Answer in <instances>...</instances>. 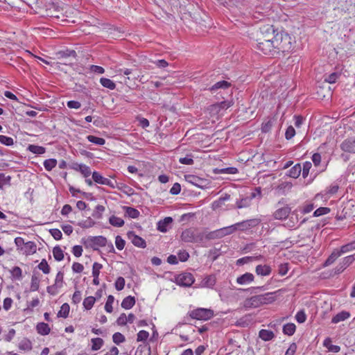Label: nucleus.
Segmentation results:
<instances>
[{
    "mask_svg": "<svg viewBox=\"0 0 355 355\" xmlns=\"http://www.w3.org/2000/svg\"><path fill=\"white\" fill-rule=\"evenodd\" d=\"M259 31L261 33V37L257 40L262 39V40H271V39H272V37L275 35V30L273 26L272 25H263L262 26L260 27Z\"/></svg>",
    "mask_w": 355,
    "mask_h": 355,
    "instance_id": "6e6552de",
    "label": "nucleus"
},
{
    "mask_svg": "<svg viewBox=\"0 0 355 355\" xmlns=\"http://www.w3.org/2000/svg\"><path fill=\"white\" fill-rule=\"evenodd\" d=\"M193 155L189 154L187 155L185 157H181L179 159L180 163L185 165H191L193 164L194 161L193 159Z\"/></svg>",
    "mask_w": 355,
    "mask_h": 355,
    "instance_id": "680f3d73",
    "label": "nucleus"
},
{
    "mask_svg": "<svg viewBox=\"0 0 355 355\" xmlns=\"http://www.w3.org/2000/svg\"><path fill=\"white\" fill-rule=\"evenodd\" d=\"M123 209L125 215L131 218H137L140 215L139 211L134 207L123 206Z\"/></svg>",
    "mask_w": 355,
    "mask_h": 355,
    "instance_id": "bb28decb",
    "label": "nucleus"
},
{
    "mask_svg": "<svg viewBox=\"0 0 355 355\" xmlns=\"http://www.w3.org/2000/svg\"><path fill=\"white\" fill-rule=\"evenodd\" d=\"M254 279V276L253 274L250 272H245V274L237 277L236 282L239 284H245L253 282Z\"/></svg>",
    "mask_w": 355,
    "mask_h": 355,
    "instance_id": "412c9836",
    "label": "nucleus"
},
{
    "mask_svg": "<svg viewBox=\"0 0 355 355\" xmlns=\"http://www.w3.org/2000/svg\"><path fill=\"white\" fill-rule=\"evenodd\" d=\"M262 258H263L262 255H259V256H256V257H244L239 259L236 261V265L241 266V265L248 263L252 262L255 260L261 259Z\"/></svg>",
    "mask_w": 355,
    "mask_h": 355,
    "instance_id": "c756f323",
    "label": "nucleus"
},
{
    "mask_svg": "<svg viewBox=\"0 0 355 355\" xmlns=\"http://www.w3.org/2000/svg\"><path fill=\"white\" fill-rule=\"evenodd\" d=\"M250 202H251V200H250V198H249L248 196L245 197V198H243L236 201V207L238 209L248 207L250 206Z\"/></svg>",
    "mask_w": 355,
    "mask_h": 355,
    "instance_id": "37998d69",
    "label": "nucleus"
},
{
    "mask_svg": "<svg viewBox=\"0 0 355 355\" xmlns=\"http://www.w3.org/2000/svg\"><path fill=\"white\" fill-rule=\"evenodd\" d=\"M355 261V255L345 257L334 269V275L342 273L347 267H349Z\"/></svg>",
    "mask_w": 355,
    "mask_h": 355,
    "instance_id": "0eeeda50",
    "label": "nucleus"
},
{
    "mask_svg": "<svg viewBox=\"0 0 355 355\" xmlns=\"http://www.w3.org/2000/svg\"><path fill=\"white\" fill-rule=\"evenodd\" d=\"M110 223L114 227H121L124 225V220L119 217L112 215L109 218Z\"/></svg>",
    "mask_w": 355,
    "mask_h": 355,
    "instance_id": "c03bdc74",
    "label": "nucleus"
},
{
    "mask_svg": "<svg viewBox=\"0 0 355 355\" xmlns=\"http://www.w3.org/2000/svg\"><path fill=\"white\" fill-rule=\"evenodd\" d=\"M323 345L325 347L329 352H338L340 350V347L338 345H335L331 344V339L330 338H326L323 342Z\"/></svg>",
    "mask_w": 355,
    "mask_h": 355,
    "instance_id": "7c9ffc66",
    "label": "nucleus"
},
{
    "mask_svg": "<svg viewBox=\"0 0 355 355\" xmlns=\"http://www.w3.org/2000/svg\"><path fill=\"white\" fill-rule=\"evenodd\" d=\"M231 86V83L226 80L218 81L209 88L211 92L216 91L218 89H227Z\"/></svg>",
    "mask_w": 355,
    "mask_h": 355,
    "instance_id": "c9c22d12",
    "label": "nucleus"
},
{
    "mask_svg": "<svg viewBox=\"0 0 355 355\" xmlns=\"http://www.w3.org/2000/svg\"><path fill=\"white\" fill-rule=\"evenodd\" d=\"M95 301H96V297H93V296H89V297L85 298L83 303L84 308L86 310H90L92 308Z\"/></svg>",
    "mask_w": 355,
    "mask_h": 355,
    "instance_id": "de8ad7c7",
    "label": "nucleus"
},
{
    "mask_svg": "<svg viewBox=\"0 0 355 355\" xmlns=\"http://www.w3.org/2000/svg\"><path fill=\"white\" fill-rule=\"evenodd\" d=\"M282 290H277L274 292L266 293L261 295V300L263 306L272 304L276 301L278 295L280 294Z\"/></svg>",
    "mask_w": 355,
    "mask_h": 355,
    "instance_id": "9d476101",
    "label": "nucleus"
},
{
    "mask_svg": "<svg viewBox=\"0 0 355 355\" xmlns=\"http://www.w3.org/2000/svg\"><path fill=\"white\" fill-rule=\"evenodd\" d=\"M291 211V207L286 205L282 208L277 209L272 214V216L276 220H283L286 219Z\"/></svg>",
    "mask_w": 355,
    "mask_h": 355,
    "instance_id": "2eb2a0df",
    "label": "nucleus"
},
{
    "mask_svg": "<svg viewBox=\"0 0 355 355\" xmlns=\"http://www.w3.org/2000/svg\"><path fill=\"white\" fill-rule=\"evenodd\" d=\"M275 336V334L270 330L261 329L259 332V337L263 341L272 340Z\"/></svg>",
    "mask_w": 355,
    "mask_h": 355,
    "instance_id": "4be33fe9",
    "label": "nucleus"
},
{
    "mask_svg": "<svg viewBox=\"0 0 355 355\" xmlns=\"http://www.w3.org/2000/svg\"><path fill=\"white\" fill-rule=\"evenodd\" d=\"M42 15L45 17L55 19L64 17L62 9L54 3H48L44 6Z\"/></svg>",
    "mask_w": 355,
    "mask_h": 355,
    "instance_id": "20e7f679",
    "label": "nucleus"
},
{
    "mask_svg": "<svg viewBox=\"0 0 355 355\" xmlns=\"http://www.w3.org/2000/svg\"><path fill=\"white\" fill-rule=\"evenodd\" d=\"M10 272L15 279L19 280L22 278V271L19 266L13 267Z\"/></svg>",
    "mask_w": 355,
    "mask_h": 355,
    "instance_id": "6e6d98bb",
    "label": "nucleus"
},
{
    "mask_svg": "<svg viewBox=\"0 0 355 355\" xmlns=\"http://www.w3.org/2000/svg\"><path fill=\"white\" fill-rule=\"evenodd\" d=\"M289 267L288 263H281L278 266V274L282 276L285 275L288 271Z\"/></svg>",
    "mask_w": 355,
    "mask_h": 355,
    "instance_id": "338daca9",
    "label": "nucleus"
},
{
    "mask_svg": "<svg viewBox=\"0 0 355 355\" xmlns=\"http://www.w3.org/2000/svg\"><path fill=\"white\" fill-rule=\"evenodd\" d=\"M105 207L101 205H98L95 207V210L92 214V216L95 218L100 219L102 218L103 213L105 211Z\"/></svg>",
    "mask_w": 355,
    "mask_h": 355,
    "instance_id": "5fc2aeb1",
    "label": "nucleus"
},
{
    "mask_svg": "<svg viewBox=\"0 0 355 355\" xmlns=\"http://www.w3.org/2000/svg\"><path fill=\"white\" fill-rule=\"evenodd\" d=\"M255 320L253 314L248 313L237 320L234 324L236 327L245 328L253 324Z\"/></svg>",
    "mask_w": 355,
    "mask_h": 355,
    "instance_id": "f8f14e48",
    "label": "nucleus"
},
{
    "mask_svg": "<svg viewBox=\"0 0 355 355\" xmlns=\"http://www.w3.org/2000/svg\"><path fill=\"white\" fill-rule=\"evenodd\" d=\"M216 282V275H210L206 276L203 279L202 284L204 286L212 288L215 285Z\"/></svg>",
    "mask_w": 355,
    "mask_h": 355,
    "instance_id": "2f4dec72",
    "label": "nucleus"
},
{
    "mask_svg": "<svg viewBox=\"0 0 355 355\" xmlns=\"http://www.w3.org/2000/svg\"><path fill=\"white\" fill-rule=\"evenodd\" d=\"M37 267L44 274H49L51 271V268L45 259H43Z\"/></svg>",
    "mask_w": 355,
    "mask_h": 355,
    "instance_id": "603ef678",
    "label": "nucleus"
},
{
    "mask_svg": "<svg viewBox=\"0 0 355 355\" xmlns=\"http://www.w3.org/2000/svg\"><path fill=\"white\" fill-rule=\"evenodd\" d=\"M36 330L39 334L46 336L50 333L51 329L48 324L39 322L36 326Z\"/></svg>",
    "mask_w": 355,
    "mask_h": 355,
    "instance_id": "a878e982",
    "label": "nucleus"
},
{
    "mask_svg": "<svg viewBox=\"0 0 355 355\" xmlns=\"http://www.w3.org/2000/svg\"><path fill=\"white\" fill-rule=\"evenodd\" d=\"M107 242V239L103 236H89L81 239L85 248H92L94 250H98V247L105 246Z\"/></svg>",
    "mask_w": 355,
    "mask_h": 355,
    "instance_id": "f03ea898",
    "label": "nucleus"
},
{
    "mask_svg": "<svg viewBox=\"0 0 355 355\" xmlns=\"http://www.w3.org/2000/svg\"><path fill=\"white\" fill-rule=\"evenodd\" d=\"M260 223L258 218L250 219L236 223L237 231H246L252 227H256Z\"/></svg>",
    "mask_w": 355,
    "mask_h": 355,
    "instance_id": "1a4fd4ad",
    "label": "nucleus"
},
{
    "mask_svg": "<svg viewBox=\"0 0 355 355\" xmlns=\"http://www.w3.org/2000/svg\"><path fill=\"white\" fill-rule=\"evenodd\" d=\"M214 312H190L189 316L191 319L198 320H208L214 317Z\"/></svg>",
    "mask_w": 355,
    "mask_h": 355,
    "instance_id": "f3484780",
    "label": "nucleus"
},
{
    "mask_svg": "<svg viewBox=\"0 0 355 355\" xmlns=\"http://www.w3.org/2000/svg\"><path fill=\"white\" fill-rule=\"evenodd\" d=\"M25 253L26 255L33 254L36 252L37 246L33 241H28L25 243Z\"/></svg>",
    "mask_w": 355,
    "mask_h": 355,
    "instance_id": "58836bf2",
    "label": "nucleus"
},
{
    "mask_svg": "<svg viewBox=\"0 0 355 355\" xmlns=\"http://www.w3.org/2000/svg\"><path fill=\"white\" fill-rule=\"evenodd\" d=\"M149 336V333L145 330H141L137 334V341L144 342L146 341Z\"/></svg>",
    "mask_w": 355,
    "mask_h": 355,
    "instance_id": "e2e57ef3",
    "label": "nucleus"
},
{
    "mask_svg": "<svg viewBox=\"0 0 355 355\" xmlns=\"http://www.w3.org/2000/svg\"><path fill=\"white\" fill-rule=\"evenodd\" d=\"M57 165V160L55 159H48L44 162V166L48 171H51Z\"/></svg>",
    "mask_w": 355,
    "mask_h": 355,
    "instance_id": "3c124183",
    "label": "nucleus"
},
{
    "mask_svg": "<svg viewBox=\"0 0 355 355\" xmlns=\"http://www.w3.org/2000/svg\"><path fill=\"white\" fill-rule=\"evenodd\" d=\"M58 59H65L69 57L76 58L77 53L74 50L66 49L64 51H60L56 53Z\"/></svg>",
    "mask_w": 355,
    "mask_h": 355,
    "instance_id": "393cba45",
    "label": "nucleus"
},
{
    "mask_svg": "<svg viewBox=\"0 0 355 355\" xmlns=\"http://www.w3.org/2000/svg\"><path fill=\"white\" fill-rule=\"evenodd\" d=\"M275 47L279 51L282 53L290 52L293 49V40L291 36L284 32H277L273 37Z\"/></svg>",
    "mask_w": 355,
    "mask_h": 355,
    "instance_id": "f257e3e1",
    "label": "nucleus"
},
{
    "mask_svg": "<svg viewBox=\"0 0 355 355\" xmlns=\"http://www.w3.org/2000/svg\"><path fill=\"white\" fill-rule=\"evenodd\" d=\"M92 179L97 184H103V185H107V186H109L111 188H114L115 187L114 183L113 182H112L108 178L103 177L97 171H94L92 173Z\"/></svg>",
    "mask_w": 355,
    "mask_h": 355,
    "instance_id": "dca6fc26",
    "label": "nucleus"
},
{
    "mask_svg": "<svg viewBox=\"0 0 355 355\" xmlns=\"http://www.w3.org/2000/svg\"><path fill=\"white\" fill-rule=\"evenodd\" d=\"M255 272L257 275H261V276H268L270 275L272 272V268L268 265H258L256 266Z\"/></svg>",
    "mask_w": 355,
    "mask_h": 355,
    "instance_id": "aec40b11",
    "label": "nucleus"
},
{
    "mask_svg": "<svg viewBox=\"0 0 355 355\" xmlns=\"http://www.w3.org/2000/svg\"><path fill=\"white\" fill-rule=\"evenodd\" d=\"M40 286V278L37 277L35 272H33V275L31 277V290L32 291H36L39 289Z\"/></svg>",
    "mask_w": 355,
    "mask_h": 355,
    "instance_id": "a18cd8bd",
    "label": "nucleus"
},
{
    "mask_svg": "<svg viewBox=\"0 0 355 355\" xmlns=\"http://www.w3.org/2000/svg\"><path fill=\"white\" fill-rule=\"evenodd\" d=\"M340 147L345 153L355 154V137L345 139L340 144Z\"/></svg>",
    "mask_w": 355,
    "mask_h": 355,
    "instance_id": "9b49d317",
    "label": "nucleus"
},
{
    "mask_svg": "<svg viewBox=\"0 0 355 355\" xmlns=\"http://www.w3.org/2000/svg\"><path fill=\"white\" fill-rule=\"evenodd\" d=\"M350 316L349 312H339L331 320L334 324L338 323L349 318Z\"/></svg>",
    "mask_w": 355,
    "mask_h": 355,
    "instance_id": "72a5a7b5",
    "label": "nucleus"
},
{
    "mask_svg": "<svg viewBox=\"0 0 355 355\" xmlns=\"http://www.w3.org/2000/svg\"><path fill=\"white\" fill-rule=\"evenodd\" d=\"M77 225L82 228H89L93 227L95 225V222L89 217L87 220L80 221Z\"/></svg>",
    "mask_w": 355,
    "mask_h": 355,
    "instance_id": "4d7b16f0",
    "label": "nucleus"
},
{
    "mask_svg": "<svg viewBox=\"0 0 355 355\" xmlns=\"http://www.w3.org/2000/svg\"><path fill=\"white\" fill-rule=\"evenodd\" d=\"M224 237L222 228L205 234V239L214 240Z\"/></svg>",
    "mask_w": 355,
    "mask_h": 355,
    "instance_id": "b1692460",
    "label": "nucleus"
},
{
    "mask_svg": "<svg viewBox=\"0 0 355 355\" xmlns=\"http://www.w3.org/2000/svg\"><path fill=\"white\" fill-rule=\"evenodd\" d=\"M112 340L115 344L119 345L123 343L125 340V336L120 332H116L112 336Z\"/></svg>",
    "mask_w": 355,
    "mask_h": 355,
    "instance_id": "bf43d9fd",
    "label": "nucleus"
},
{
    "mask_svg": "<svg viewBox=\"0 0 355 355\" xmlns=\"http://www.w3.org/2000/svg\"><path fill=\"white\" fill-rule=\"evenodd\" d=\"M27 150L31 152L33 154L42 155L45 153L46 148L43 146L29 144L27 147Z\"/></svg>",
    "mask_w": 355,
    "mask_h": 355,
    "instance_id": "f704fd0d",
    "label": "nucleus"
},
{
    "mask_svg": "<svg viewBox=\"0 0 355 355\" xmlns=\"http://www.w3.org/2000/svg\"><path fill=\"white\" fill-rule=\"evenodd\" d=\"M92 349L93 351L98 350L101 348L103 345V340L101 338H94L92 339Z\"/></svg>",
    "mask_w": 355,
    "mask_h": 355,
    "instance_id": "09e8293b",
    "label": "nucleus"
},
{
    "mask_svg": "<svg viewBox=\"0 0 355 355\" xmlns=\"http://www.w3.org/2000/svg\"><path fill=\"white\" fill-rule=\"evenodd\" d=\"M330 211H331V209L329 207H322L317 209L314 211L313 216H315V217L320 216L329 214L330 212Z\"/></svg>",
    "mask_w": 355,
    "mask_h": 355,
    "instance_id": "0e129e2a",
    "label": "nucleus"
},
{
    "mask_svg": "<svg viewBox=\"0 0 355 355\" xmlns=\"http://www.w3.org/2000/svg\"><path fill=\"white\" fill-rule=\"evenodd\" d=\"M214 173L216 174L226 173V174H236L238 173V169L235 167H227L223 168H215Z\"/></svg>",
    "mask_w": 355,
    "mask_h": 355,
    "instance_id": "a19ab883",
    "label": "nucleus"
},
{
    "mask_svg": "<svg viewBox=\"0 0 355 355\" xmlns=\"http://www.w3.org/2000/svg\"><path fill=\"white\" fill-rule=\"evenodd\" d=\"M127 236L129 240L131 241L132 243L138 248H144L146 246V241L140 237L139 236L135 234V232L129 231L127 233Z\"/></svg>",
    "mask_w": 355,
    "mask_h": 355,
    "instance_id": "4468645a",
    "label": "nucleus"
},
{
    "mask_svg": "<svg viewBox=\"0 0 355 355\" xmlns=\"http://www.w3.org/2000/svg\"><path fill=\"white\" fill-rule=\"evenodd\" d=\"M261 295H256L244 301V306L247 309H256L262 306Z\"/></svg>",
    "mask_w": 355,
    "mask_h": 355,
    "instance_id": "ddd939ff",
    "label": "nucleus"
},
{
    "mask_svg": "<svg viewBox=\"0 0 355 355\" xmlns=\"http://www.w3.org/2000/svg\"><path fill=\"white\" fill-rule=\"evenodd\" d=\"M100 83L102 86L111 90H113L116 88V84L109 78H101Z\"/></svg>",
    "mask_w": 355,
    "mask_h": 355,
    "instance_id": "79ce46f5",
    "label": "nucleus"
},
{
    "mask_svg": "<svg viewBox=\"0 0 355 355\" xmlns=\"http://www.w3.org/2000/svg\"><path fill=\"white\" fill-rule=\"evenodd\" d=\"M257 48L261 52H262L265 55H273L272 52H275V43L273 42V39L271 40H257Z\"/></svg>",
    "mask_w": 355,
    "mask_h": 355,
    "instance_id": "39448f33",
    "label": "nucleus"
},
{
    "mask_svg": "<svg viewBox=\"0 0 355 355\" xmlns=\"http://www.w3.org/2000/svg\"><path fill=\"white\" fill-rule=\"evenodd\" d=\"M275 121L276 119L275 117H272L263 122L261 125V131L265 133L268 132L271 130V128L272 127L273 123Z\"/></svg>",
    "mask_w": 355,
    "mask_h": 355,
    "instance_id": "4c0bfd02",
    "label": "nucleus"
},
{
    "mask_svg": "<svg viewBox=\"0 0 355 355\" xmlns=\"http://www.w3.org/2000/svg\"><path fill=\"white\" fill-rule=\"evenodd\" d=\"M302 172V166L300 163L296 164L289 171L288 175L293 178H297Z\"/></svg>",
    "mask_w": 355,
    "mask_h": 355,
    "instance_id": "c85d7f7f",
    "label": "nucleus"
},
{
    "mask_svg": "<svg viewBox=\"0 0 355 355\" xmlns=\"http://www.w3.org/2000/svg\"><path fill=\"white\" fill-rule=\"evenodd\" d=\"M19 348L21 350H31L32 343L27 338H24L19 343Z\"/></svg>",
    "mask_w": 355,
    "mask_h": 355,
    "instance_id": "864d4df0",
    "label": "nucleus"
},
{
    "mask_svg": "<svg viewBox=\"0 0 355 355\" xmlns=\"http://www.w3.org/2000/svg\"><path fill=\"white\" fill-rule=\"evenodd\" d=\"M185 179L188 182L196 187H201L200 183L202 181V179L200 178L193 175H188L185 176Z\"/></svg>",
    "mask_w": 355,
    "mask_h": 355,
    "instance_id": "ea45409f",
    "label": "nucleus"
},
{
    "mask_svg": "<svg viewBox=\"0 0 355 355\" xmlns=\"http://www.w3.org/2000/svg\"><path fill=\"white\" fill-rule=\"evenodd\" d=\"M87 139L89 142L99 146H103L105 143V140L103 138L98 137L94 135H88Z\"/></svg>",
    "mask_w": 355,
    "mask_h": 355,
    "instance_id": "8fccbe9b",
    "label": "nucleus"
},
{
    "mask_svg": "<svg viewBox=\"0 0 355 355\" xmlns=\"http://www.w3.org/2000/svg\"><path fill=\"white\" fill-rule=\"evenodd\" d=\"M78 171L80 172L85 178H87L92 174L90 168L85 164H82Z\"/></svg>",
    "mask_w": 355,
    "mask_h": 355,
    "instance_id": "774afa93",
    "label": "nucleus"
},
{
    "mask_svg": "<svg viewBox=\"0 0 355 355\" xmlns=\"http://www.w3.org/2000/svg\"><path fill=\"white\" fill-rule=\"evenodd\" d=\"M312 164L310 162H305L303 164V168H302V177L306 178L309 175L310 169L311 168Z\"/></svg>",
    "mask_w": 355,
    "mask_h": 355,
    "instance_id": "69168bd1",
    "label": "nucleus"
},
{
    "mask_svg": "<svg viewBox=\"0 0 355 355\" xmlns=\"http://www.w3.org/2000/svg\"><path fill=\"white\" fill-rule=\"evenodd\" d=\"M296 330V326L294 323H287L283 326V333L288 336H293Z\"/></svg>",
    "mask_w": 355,
    "mask_h": 355,
    "instance_id": "e433bc0d",
    "label": "nucleus"
},
{
    "mask_svg": "<svg viewBox=\"0 0 355 355\" xmlns=\"http://www.w3.org/2000/svg\"><path fill=\"white\" fill-rule=\"evenodd\" d=\"M230 198V195L225 193L224 196L220 197L217 200H215L211 204V208L213 210H216L221 207L226 200Z\"/></svg>",
    "mask_w": 355,
    "mask_h": 355,
    "instance_id": "5701e85b",
    "label": "nucleus"
},
{
    "mask_svg": "<svg viewBox=\"0 0 355 355\" xmlns=\"http://www.w3.org/2000/svg\"><path fill=\"white\" fill-rule=\"evenodd\" d=\"M135 304V298L132 296H128L123 299L121 303V307L124 309H130Z\"/></svg>",
    "mask_w": 355,
    "mask_h": 355,
    "instance_id": "473e14b6",
    "label": "nucleus"
},
{
    "mask_svg": "<svg viewBox=\"0 0 355 355\" xmlns=\"http://www.w3.org/2000/svg\"><path fill=\"white\" fill-rule=\"evenodd\" d=\"M53 254L54 259L58 261H60L64 259L63 251L58 245L53 248Z\"/></svg>",
    "mask_w": 355,
    "mask_h": 355,
    "instance_id": "49530a36",
    "label": "nucleus"
},
{
    "mask_svg": "<svg viewBox=\"0 0 355 355\" xmlns=\"http://www.w3.org/2000/svg\"><path fill=\"white\" fill-rule=\"evenodd\" d=\"M195 232L196 231L191 228L184 230L181 234V239L187 243H193Z\"/></svg>",
    "mask_w": 355,
    "mask_h": 355,
    "instance_id": "6ab92c4d",
    "label": "nucleus"
},
{
    "mask_svg": "<svg viewBox=\"0 0 355 355\" xmlns=\"http://www.w3.org/2000/svg\"><path fill=\"white\" fill-rule=\"evenodd\" d=\"M225 8L238 15L242 13V10L247 5V0H218Z\"/></svg>",
    "mask_w": 355,
    "mask_h": 355,
    "instance_id": "7ed1b4c3",
    "label": "nucleus"
},
{
    "mask_svg": "<svg viewBox=\"0 0 355 355\" xmlns=\"http://www.w3.org/2000/svg\"><path fill=\"white\" fill-rule=\"evenodd\" d=\"M0 143L7 146H10L13 145L14 141L12 137L0 135Z\"/></svg>",
    "mask_w": 355,
    "mask_h": 355,
    "instance_id": "052dcab7",
    "label": "nucleus"
},
{
    "mask_svg": "<svg viewBox=\"0 0 355 355\" xmlns=\"http://www.w3.org/2000/svg\"><path fill=\"white\" fill-rule=\"evenodd\" d=\"M172 223L173 218L171 217H166L157 223V228L161 232H166Z\"/></svg>",
    "mask_w": 355,
    "mask_h": 355,
    "instance_id": "a211bd4d",
    "label": "nucleus"
},
{
    "mask_svg": "<svg viewBox=\"0 0 355 355\" xmlns=\"http://www.w3.org/2000/svg\"><path fill=\"white\" fill-rule=\"evenodd\" d=\"M340 254L338 251V249L334 250V251L331 252V254L329 256V257L327 259V260L324 262L323 266L327 267L332 263H334L336 260L340 257Z\"/></svg>",
    "mask_w": 355,
    "mask_h": 355,
    "instance_id": "cd10ccee",
    "label": "nucleus"
},
{
    "mask_svg": "<svg viewBox=\"0 0 355 355\" xmlns=\"http://www.w3.org/2000/svg\"><path fill=\"white\" fill-rule=\"evenodd\" d=\"M194 281L195 279L190 272H182L175 277V282L181 286L189 287L193 284Z\"/></svg>",
    "mask_w": 355,
    "mask_h": 355,
    "instance_id": "423d86ee",
    "label": "nucleus"
},
{
    "mask_svg": "<svg viewBox=\"0 0 355 355\" xmlns=\"http://www.w3.org/2000/svg\"><path fill=\"white\" fill-rule=\"evenodd\" d=\"M224 236L232 234L237 231L236 223L230 226L225 227L222 228Z\"/></svg>",
    "mask_w": 355,
    "mask_h": 355,
    "instance_id": "13d9d810",
    "label": "nucleus"
}]
</instances>
